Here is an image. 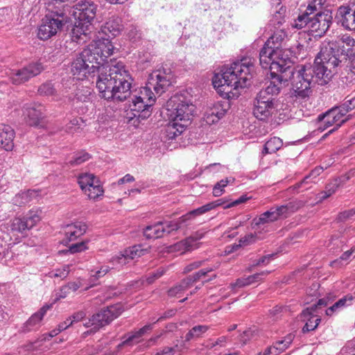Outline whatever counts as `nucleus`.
<instances>
[{
	"mask_svg": "<svg viewBox=\"0 0 355 355\" xmlns=\"http://www.w3.org/2000/svg\"><path fill=\"white\" fill-rule=\"evenodd\" d=\"M331 49L330 44H325L318 53L313 66H302L295 71L291 67L289 79L291 80L293 96L304 98L311 94L314 83L324 85L329 82L336 66L335 62L338 63V59L329 57Z\"/></svg>",
	"mask_w": 355,
	"mask_h": 355,
	"instance_id": "obj_1",
	"label": "nucleus"
},
{
	"mask_svg": "<svg viewBox=\"0 0 355 355\" xmlns=\"http://www.w3.org/2000/svg\"><path fill=\"white\" fill-rule=\"evenodd\" d=\"M100 71L96 87L102 98L123 101L130 96L132 79L123 62H112L109 68L102 67Z\"/></svg>",
	"mask_w": 355,
	"mask_h": 355,
	"instance_id": "obj_2",
	"label": "nucleus"
},
{
	"mask_svg": "<svg viewBox=\"0 0 355 355\" xmlns=\"http://www.w3.org/2000/svg\"><path fill=\"white\" fill-rule=\"evenodd\" d=\"M253 71L254 64L251 59H243L234 62L221 73L216 74L213 85L225 98L237 96L239 88H245L250 85Z\"/></svg>",
	"mask_w": 355,
	"mask_h": 355,
	"instance_id": "obj_3",
	"label": "nucleus"
},
{
	"mask_svg": "<svg viewBox=\"0 0 355 355\" xmlns=\"http://www.w3.org/2000/svg\"><path fill=\"white\" fill-rule=\"evenodd\" d=\"M196 107L185 95L171 97L167 102L168 115L171 120L167 132L171 138L180 135L190 125Z\"/></svg>",
	"mask_w": 355,
	"mask_h": 355,
	"instance_id": "obj_4",
	"label": "nucleus"
},
{
	"mask_svg": "<svg viewBox=\"0 0 355 355\" xmlns=\"http://www.w3.org/2000/svg\"><path fill=\"white\" fill-rule=\"evenodd\" d=\"M287 37L284 29H276L266 42L259 53L261 66L268 69V64L275 69H279L282 64H286V58L284 57L282 45Z\"/></svg>",
	"mask_w": 355,
	"mask_h": 355,
	"instance_id": "obj_5",
	"label": "nucleus"
},
{
	"mask_svg": "<svg viewBox=\"0 0 355 355\" xmlns=\"http://www.w3.org/2000/svg\"><path fill=\"white\" fill-rule=\"evenodd\" d=\"M333 16L330 10L324 9L322 12L315 13L313 17L299 15L295 21V27L302 28L307 26L309 30L315 36H322L329 28L332 24Z\"/></svg>",
	"mask_w": 355,
	"mask_h": 355,
	"instance_id": "obj_6",
	"label": "nucleus"
},
{
	"mask_svg": "<svg viewBox=\"0 0 355 355\" xmlns=\"http://www.w3.org/2000/svg\"><path fill=\"white\" fill-rule=\"evenodd\" d=\"M330 44L332 47L329 57L338 59V63L335 62L334 74L338 72V69L345 66L347 62V57L351 55L355 47V40L348 34H343L338 36L336 42H324L320 46V50L325 46Z\"/></svg>",
	"mask_w": 355,
	"mask_h": 355,
	"instance_id": "obj_7",
	"label": "nucleus"
},
{
	"mask_svg": "<svg viewBox=\"0 0 355 355\" xmlns=\"http://www.w3.org/2000/svg\"><path fill=\"white\" fill-rule=\"evenodd\" d=\"M153 88L148 87L146 83V87L141 89L139 95H135L131 100L130 108L135 116L141 119H147L151 114L150 107L155 102V94L152 92Z\"/></svg>",
	"mask_w": 355,
	"mask_h": 355,
	"instance_id": "obj_8",
	"label": "nucleus"
},
{
	"mask_svg": "<svg viewBox=\"0 0 355 355\" xmlns=\"http://www.w3.org/2000/svg\"><path fill=\"white\" fill-rule=\"evenodd\" d=\"M268 68L270 69L272 80L266 89L261 90L259 94L272 97L274 95H277L279 93L282 85L287 83L289 80L291 67L284 64L281 66L279 69H275L271 67V64H268Z\"/></svg>",
	"mask_w": 355,
	"mask_h": 355,
	"instance_id": "obj_9",
	"label": "nucleus"
},
{
	"mask_svg": "<svg viewBox=\"0 0 355 355\" xmlns=\"http://www.w3.org/2000/svg\"><path fill=\"white\" fill-rule=\"evenodd\" d=\"M64 13L60 12H51L46 15L38 28V37L46 40L56 35L66 23Z\"/></svg>",
	"mask_w": 355,
	"mask_h": 355,
	"instance_id": "obj_10",
	"label": "nucleus"
},
{
	"mask_svg": "<svg viewBox=\"0 0 355 355\" xmlns=\"http://www.w3.org/2000/svg\"><path fill=\"white\" fill-rule=\"evenodd\" d=\"M121 306L119 304L112 305L102 309L98 313L94 314L85 323L86 327H93L94 329L104 327L110 324L122 313Z\"/></svg>",
	"mask_w": 355,
	"mask_h": 355,
	"instance_id": "obj_11",
	"label": "nucleus"
},
{
	"mask_svg": "<svg viewBox=\"0 0 355 355\" xmlns=\"http://www.w3.org/2000/svg\"><path fill=\"white\" fill-rule=\"evenodd\" d=\"M78 182L89 199L96 200L103 195L104 191L100 180L92 173H85L79 175Z\"/></svg>",
	"mask_w": 355,
	"mask_h": 355,
	"instance_id": "obj_12",
	"label": "nucleus"
},
{
	"mask_svg": "<svg viewBox=\"0 0 355 355\" xmlns=\"http://www.w3.org/2000/svg\"><path fill=\"white\" fill-rule=\"evenodd\" d=\"M342 110L343 108L340 106L329 110L322 116H319V119L322 120L323 123V127H320V129L324 130L333 125H336L333 129L323 135V139L334 132L349 119V116L345 118L346 113L342 111Z\"/></svg>",
	"mask_w": 355,
	"mask_h": 355,
	"instance_id": "obj_13",
	"label": "nucleus"
},
{
	"mask_svg": "<svg viewBox=\"0 0 355 355\" xmlns=\"http://www.w3.org/2000/svg\"><path fill=\"white\" fill-rule=\"evenodd\" d=\"M173 75L166 70H156L148 78V87L153 88L157 94L161 95L171 85Z\"/></svg>",
	"mask_w": 355,
	"mask_h": 355,
	"instance_id": "obj_14",
	"label": "nucleus"
},
{
	"mask_svg": "<svg viewBox=\"0 0 355 355\" xmlns=\"http://www.w3.org/2000/svg\"><path fill=\"white\" fill-rule=\"evenodd\" d=\"M74 16L78 21L92 24L94 21L98 6L90 0H81L75 5Z\"/></svg>",
	"mask_w": 355,
	"mask_h": 355,
	"instance_id": "obj_15",
	"label": "nucleus"
},
{
	"mask_svg": "<svg viewBox=\"0 0 355 355\" xmlns=\"http://www.w3.org/2000/svg\"><path fill=\"white\" fill-rule=\"evenodd\" d=\"M275 110V98L257 94L254 101L253 114L259 120H266Z\"/></svg>",
	"mask_w": 355,
	"mask_h": 355,
	"instance_id": "obj_16",
	"label": "nucleus"
},
{
	"mask_svg": "<svg viewBox=\"0 0 355 355\" xmlns=\"http://www.w3.org/2000/svg\"><path fill=\"white\" fill-rule=\"evenodd\" d=\"M43 70L44 67L41 63H31L18 71H12L10 75V80L13 84L20 85L37 76Z\"/></svg>",
	"mask_w": 355,
	"mask_h": 355,
	"instance_id": "obj_17",
	"label": "nucleus"
},
{
	"mask_svg": "<svg viewBox=\"0 0 355 355\" xmlns=\"http://www.w3.org/2000/svg\"><path fill=\"white\" fill-rule=\"evenodd\" d=\"M79 55L84 60L86 64H88L89 67L94 73L95 71L98 72V75L101 73V68L107 67L109 68L110 64L104 62L102 61V58L98 55V53L96 52L94 46L90 44L87 49H85Z\"/></svg>",
	"mask_w": 355,
	"mask_h": 355,
	"instance_id": "obj_18",
	"label": "nucleus"
},
{
	"mask_svg": "<svg viewBox=\"0 0 355 355\" xmlns=\"http://www.w3.org/2000/svg\"><path fill=\"white\" fill-rule=\"evenodd\" d=\"M180 229L179 224H173V222H159L153 225L147 226L144 231V234L147 239H158L164 236L165 234H170L172 231Z\"/></svg>",
	"mask_w": 355,
	"mask_h": 355,
	"instance_id": "obj_19",
	"label": "nucleus"
},
{
	"mask_svg": "<svg viewBox=\"0 0 355 355\" xmlns=\"http://www.w3.org/2000/svg\"><path fill=\"white\" fill-rule=\"evenodd\" d=\"M317 309L318 305H312L304 310L300 314V320L305 322L302 328L303 333L315 330L320 324L321 318L314 314Z\"/></svg>",
	"mask_w": 355,
	"mask_h": 355,
	"instance_id": "obj_20",
	"label": "nucleus"
},
{
	"mask_svg": "<svg viewBox=\"0 0 355 355\" xmlns=\"http://www.w3.org/2000/svg\"><path fill=\"white\" fill-rule=\"evenodd\" d=\"M342 26L349 31H355V3L352 6H341L338 9Z\"/></svg>",
	"mask_w": 355,
	"mask_h": 355,
	"instance_id": "obj_21",
	"label": "nucleus"
},
{
	"mask_svg": "<svg viewBox=\"0 0 355 355\" xmlns=\"http://www.w3.org/2000/svg\"><path fill=\"white\" fill-rule=\"evenodd\" d=\"M24 115L27 117L28 123L31 125H38L45 116V108L41 104H34L24 107Z\"/></svg>",
	"mask_w": 355,
	"mask_h": 355,
	"instance_id": "obj_22",
	"label": "nucleus"
},
{
	"mask_svg": "<svg viewBox=\"0 0 355 355\" xmlns=\"http://www.w3.org/2000/svg\"><path fill=\"white\" fill-rule=\"evenodd\" d=\"M49 309V306H44L37 312L33 314L23 324L21 331L27 333L37 329L40 327L41 322Z\"/></svg>",
	"mask_w": 355,
	"mask_h": 355,
	"instance_id": "obj_23",
	"label": "nucleus"
},
{
	"mask_svg": "<svg viewBox=\"0 0 355 355\" xmlns=\"http://www.w3.org/2000/svg\"><path fill=\"white\" fill-rule=\"evenodd\" d=\"M15 132L8 125L0 124V147L9 151L14 147V138Z\"/></svg>",
	"mask_w": 355,
	"mask_h": 355,
	"instance_id": "obj_24",
	"label": "nucleus"
},
{
	"mask_svg": "<svg viewBox=\"0 0 355 355\" xmlns=\"http://www.w3.org/2000/svg\"><path fill=\"white\" fill-rule=\"evenodd\" d=\"M91 44L94 46L98 55L102 58L103 62L106 59L113 54L114 48L111 42L107 39H99L93 41Z\"/></svg>",
	"mask_w": 355,
	"mask_h": 355,
	"instance_id": "obj_25",
	"label": "nucleus"
},
{
	"mask_svg": "<svg viewBox=\"0 0 355 355\" xmlns=\"http://www.w3.org/2000/svg\"><path fill=\"white\" fill-rule=\"evenodd\" d=\"M90 24H85L78 21L71 31V38L77 43L85 42L91 33Z\"/></svg>",
	"mask_w": 355,
	"mask_h": 355,
	"instance_id": "obj_26",
	"label": "nucleus"
},
{
	"mask_svg": "<svg viewBox=\"0 0 355 355\" xmlns=\"http://www.w3.org/2000/svg\"><path fill=\"white\" fill-rule=\"evenodd\" d=\"M89 67L88 64L78 55L71 63V71L74 78L83 80L87 74L94 73Z\"/></svg>",
	"mask_w": 355,
	"mask_h": 355,
	"instance_id": "obj_27",
	"label": "nucleus"
},
{
	"mask_svg": "<svg viewBox=\"0 0 355 355\" xmlns=\"http://www.w3.org/2000/svg\"><path fill=\"white\" fill-rule=\"evenodd\" d=\"M295 336L292 334H288L283 340L275 342L273 345L268 347L263 355H278L289 347Z\"/></svg>",
	"mask_w": 355,
	"mask_h": 355,
	"instance_id": "obj_28",
	"label": "nucleus"
},
{
	"mask_svg": "<svg viewBox=\"0 0 355 355\" xmlns=\"http://www.w3.org/2000/svg\"><path fill=\"white\" fill-rule=\"evenodd\" d=\"M87 226L81 221H77L67 225L64 228V233L69 241H73L86 232Z\"/></svg>",
	"mask_w": 355,
	"mask_h": 355,
	"instance_id": "obj_29",
	"label": "nucleus"
},
{
	"mask_svg": "<svg viewBox=\"0 0 355 355\" xmlns=\"http://www.w3.org/2000/svg\"><path fill=\"white\" fill-rule=\"evenodd\" d=\"M123 30L122 20L120 17L112 16L108 19L105 25L102 27V31L105 35L110 34L111 36L116 37L120 34Z\"/></svg>",
	"mask_w": 355,
	"mask_h": 355,
	"instance_id": "obj_30",
	"label": "nucleus"
},
{
	"mask_svg": "<svg viewBox=\"0 0 355 355\" xmlns=\"http://www.w3.org/2000/svg\"><path fill=\"white\" fill-rule=\"evenodd\" d=\"M304 204L305 202L302 200H295L289 202L286 205L276 207L275 209L277 211L279 218L282 217L287 218L291 214L295 212L299 209L302 207Z\"/></svg>",
	"mask_w": 355,
	"mask_h": 355,
	"instance_id": "obj_31",
	"label": "nucleus"
},
{
	"mask_svg": "<svg viewBox=\"0 0 355 355\" xmlns=\"http://www.w3.org/2000/svg\"><path fill=\"white\" fill-rule=\"evenodd\" d=\"M354 297L352 295H347L329 307L325 313L327 315L331 316L334 313H338L345 307L351 304Z\"/></svg>",
	"mask_w": 355,
	"mask_h": 355,
	"instance_id": "obj_32",
	"label": "nucleus"
},
{
	"mask_svg": "<svg viewBox=\"0 0 355 355\" xmlns=\"http://www.w3.org/2000/svg\"><path fill=\"white\" fill-rule=\"evenodd\" d=\"M279 219L275 207H272L270 210L261 214L258 218L253 220L256 225H264L266 223H272Z\"/></svg>",
	"mask_w": 355,
	"mask_h": 355,
	"instance_id": "obj_33",
	"label": "nucleus"
},
{
	"mask_svg": "<svg viewBox=\"0 0 355 355\" xmlns=\"http://www.w3.org/2000/svg\"><path fill=\"white\" fill-rule=\"evenodd\" d=\"M283 145L282 140L274 137L270 139L266 144L263 150V154L273 153L277 152Z\"/></svg>",
	"mask_w": 355,
	"mask_h": 355,
	"instance_id": "obj_34",
	"label": "nucleus"
},
{
	"mask_svg": "<svg viewBox=\"0 0 355 355\" xmlns=\"http://www.w3.org/2000/svg\"><path fill=\"white\" fill-rule=\"evenodd\" d=\"M326 0H312L308 5L306 11L302 15H306L307 17H311L310 15L315 12L319 13L324 11L323 6Z\"/></svg>",
	"mask_w": 355,
	"mask_h": 355,
	"instance_id": "obj_35",
	"label": "nucleus"
},
{
	"mask_svg": "<svg viewBox=\"0 0 355 355\" xmlns=\"http://www.w3.org/2000/svg\"><path fill=\"white\" fill-rule=\"evenodd\" d=\"M190 280L187 278L182 280L168 291V295L171 297H180V295L191 286Z\"/></svg>",
	"mask_w": 355,
	"mask_h": 355,
	"instance_id": "obj_36",
	"label": "nucleus"
},
{
	"mask_svg": "<svg viewBox=\"0 0 355 355\" xmlns=\"http://www.w3.org/2000/svg\"><path fill=\"white\" fill-rule=\"evenodd\" d=\"M323 171V168L321 167V166H318V167H315L314 169H313L310 173L305 176L304 178V179L295 184L294 186H293V189H298L301 187H302L303 185L304 184H308L309 182H315L313 181V180L317 178L320 174H321V173Z\"/></svg>",
	"mask_w": 355,
	"mask_h": 355,
	"instance_id": "obj_37",
	"label": "nucleus"
},
{
	"mask_svg": "<svg viewBox=\"0 0 355 355\" xmlns=\"http://www.w3.org/2000/svg\"><path fill=\"white\" fill-rule=\"evenodd\" d=\"M91 156L86 152H79L76 153L70 159H69L66 164L69 166H76L85 162L89 160Z\"/></svg>",
	"mask_w": 355,
	"mask_h": 355,
	"instance_id": "obj_38",
	"label": "nucleus"
},
{
	"mask_svg": "<svg viewBox=\"0 0 355 355\" xmlns=\"http://www.w3.org/2000/svg\"><path fill=\"white\" fill-rule=\"evenodd\" d=\"M142 336L141 334L137 331L135 332L131 333L122 343H119L117 347V351L121 350L125 346H133L135 344L139 343V338H141Z\"/></svg>",
	"mask_w": 355,
	"mask_h": 355,
	"instance_id": "obj_39",
	"label": "nucleus"
},
{
	"mask_svg": "<svg viewBox=\"0 0 355 355\" xmlns=\"http://www.w3.org/2000/svg\"><path fill=\"white\" fill-rule=\"evenodd\" d=\"M146 249H144L141 245H134L124 250L125 256L129 260H132L135 258L140 257L147 252Z\"/></svg>",
	"mask_w": 355,
	"mask_h": 355,
	"instance_id": "obj_40",
	"label": "nucleus"
},
{
	"mask_svg": "<svg viewBox=\"0 0 355 355\" xmlns=\"http://www.w3.org/2000/svg\"><path fill=\"white\" fill-rule=\"evenodd\" d=\"M209 327L206 325H197L193 327L185 336V340L189 341L191 339L199 338L202 334L208 330Z\"/></svg>",
	"mask_w": 355,
	"mask_h": 355,
	"instance_id": "obj_41",
	"label": "nucleus"
},
{
	"mask_svg": "<svg viewBox=\"0 0 355 355\" xmlns=\"http://www.w3.org/2000/svg\"><path fill=\"white\" fill-rule=\"evenodd\" d=\"M205 214L204 210L202 207L193 209L186 214L182 216L176 223H173V224H179L180 227L182 223H187L189 220H193L196 216L202 215Z\"/></svg>",
	"mask_w": 355,
	"mask_h": 355,
	"instance_id": "obj_42",
	"label": "nucleus"
},
{
	"mask_svg": "<svg viewBox=\"0 0 355 355\" xmlns=\"http://www.w3.org/2000/svg\"><path fill=\"white\" fill-rule=\"evenodd\" d=\"M10 227L12 231L19 233H23L24 231L29 230L25 217L13 219Z\"/></svg>",
	"mask_w": 355,
	"mask_h": 355,
	"instance_id": "obj_43",
	"label": "nucleus"
},
{
	"mask_svg": "<svg viewBox=\"0 0 355 355\" xmlns=\"http://www.w3.org/2000/svg\"><path fill=\"white\" fill-rule=\"evenodd\" d=\"M219 263H216L214 267H211L207 269H202L200 270L198 272L193 274L192 275H190L187 277V279L190 280V284L191 286L198 280H200L202 277H205L208 272H211L216 269H217L219 267Z\"/></svg>",
	"mask_w": 355,
	"mask_h": 355,
	"instance_id": "obj_44",
	"label": "nucleus"
},
{
	"mask_svg": "<svg viewBox=\"0 0 355 355\" xmlns=\"http://www.w3.org/2000/svg\"><path fill=\"white\" fill-rule=\"evenodd\" d=\"M193 249V245L187 238L171 247V251L179 252L181 254Z\"/></svg>",
	"mask_w": 355,
	"mask_h": 355,
	"instance_id": "obj_45",
	"label": "nucleus"
},
{
	"mask_svg": "<svg viewBox=\"0 0 355 355\" xmlns=\"http://www.w3.org/2000/svg\"><path fill=\"white\" fill-rule=\"evenodd\" d=\"M69 265H64L60 268L55 269V270L49 272V277H60L64 279L67 277L69 273Z\"/></svg>",
	"mask_w": 355,
	"mask_h": 355,
	"instance_id": "obj_46",
	"label": "nucleus"
},
{
	"mask_svg": "<svg viewBox=\"0 0 355 355\" xmlns=\"http://www.w3.org/2000/svg\"><path fill=\"white\" fill-rule=\"evenodd\" d=\"M38 92L42 96H53L55 94L56 91L52 83H46L39 87Z\"/></svg>",
	"mask_w": 355,
	"mask_h": 355,
	"instance_id": "obj_47",
	"label": "nucleus"
},
{
	"mask_svg": "<svg viewBox=\"0 0 355 355\" xmlns=\"http://www.w3.org/2000/svg\"><path fill=\"white\" fill-rule=\"evenodd\" d=\"M230 179L225 178L224 180H221L220 182H217L213 189V195L215 197L220 196L224 192V188L227 185V184L230 182Z\"/></svg>",
	"mask_w": 355,
	"mask_h": 355,
	"instance_id": "obj_48",
	"label": "nucleus"
},
{
	"mask_svg": "<svg viewBox=\"0 0 355 355\" xmlns=\"http://www.w3.org/2000/svg\"><path fill=\"white\" fill-rule=\"evenodd\" d=\"M228 204L229 203H227V200H225V199H218L214 202H209V203L202 206V207L204 210V212L206 213V212H207L210 210H212L219 206H222L225 209V206Z\"/></svg>",
	"mask_w": 355,
	"mask_h": 355,
	"instance_id": "obj_49",
	"label": "nucleus"
},
{
	"mask_svg": "<svg viewBox=\"0 0 355 355\" xmlns=\"http://www.w3.org/2000/svg\"><path fill=\"white\" fill-rule=\"evenodd\" d=\"M32 194L33 191L21 193L15 197V198L13 199V202L15 204L17 205H21L23 204H25L29 201L31 196Z\"/></svg>",
	"mask_w": 355,
	"mask_h": 355,
	"instance_id": "obj_50",
	"label": "nucleus"
},
{
	"mask_svg": "<svg viewBox=\"0 0 355 355\" xmlns=\"http://www.w3.org/2000/svg\"><path fill=\"white\" fill-rule=\"evenodd\" d=\"M181 347L175 344L173 347H164L157 352L155 355H173L175 352H180Z\"/></svg>",
	"mask_w": 355,
	"mask_h": 355,
	"instance_id": "obj_51",
	"label": "nucleus"
},
{
	"mask_svg": "<svg viewBox=\"0 0 355 355\" xmlns=\"http://www.w3.org/2000/svg\"><path fill=\"white\" fill-rule=\"evenodd\" d=\"M338 186L336 185V184H334L333 185H331V184H329L326 187V190L321 192L320 194H319V200L320 201H322V200H324L325 199H327V198H329V196H331L333 193H334L336 191V189H337Z\"/></svg>",
	"mask_w": 355,
	"mask_h": 355,
	"instance_id": "obj_52",
	"label": "nucleus"
},
{
	"mask_svg": "<svg viewBox=\"0 0 355 355\" xmlns=\"http://www.w3.org/2000/svg\"><path fill=\"white\" fill-rule=\"evenodd\" d=\"M253 284L252 280L250 276L247 277H241L239 278L236 280L234 283L230 284L232 288H234L236 287L242 288L244 286H247Z\"/></svg>",
	"mask_w": 355,
	"mask_h": 355,
	"instance_id": "obj_53",
	"label": "nucleus"
},
{
	"mask_svg": "<svg viewBox=\"0 0 355 355\" xmlns=\"http://www.w3.org/2000/svg\"><path fill=\"white\" fill-rule=\"evenodd\" d=\"M129 259L126 256H125V252L116 255L115 257H113L111 259V262L112 263L113 266L116 265H125L129 262Z\"/></svg>",
	"mask_w": 355,
	"mask_h": 355,
	"instance_id": "obj_54",
	"label": "nucleus"
},
{
	"mask_svg": "<svg viewBox=\"0 0 355 355\" xmlns=\"http://www.w3.org/2000/svg\"><path fill=\"white\" fill-rule=\"evenodd\" d=\"M25 218L29 229L32 228L40 220V217L36 212L30 213L28 215L25 216Z\"/></svg>",
	"mask_w": 355,
	"mask_h": 355,
	"instance_id": "obj_55",
	"label": "nucleus"
},
{
	"mask_svg": "<svg viewBox=\"0 0 355 355\" xmlns=\"http://www.w3.org/2000/svg\"><path fill=\"white\" fill-rule=\"evenodd\" d=\"M91 92L89 89L78 91L76 94L77 101L80 102H87L90 100Z\"/></svg>",
	"mask_w": 355,
	"mask_h": 355,
	"instance_id": "obj_56",
	"label": "nucleus"
},
{
	"mask_svg": "<svg viewBox=\"0 0 355 355\" xmlns=\"http://www.w3.org/2000/svg\"><path fill=\"white\" fill-rule=\"evenodd\" d=\"M87 248V242L83 241V242L77 243L75 244H72L69 247V251L71 253H76V252H80L84 251Z\"/></svg>",
	"mask_w": 355,
	"mask_h": 355,
	"instance_id": "obj_57",
	"label": "nucleus"
},
{
	"mask_svg": "<svg viewBox=\"0 0 355 355\" xmlns=\"http://www.w3.org/2000/svg\"><path fill=\"white\" fill-rule=\"evenodd\" d=\"M286 8L282 6L278 11H276L272 21L274 22V24L277 23V24H282L284 18Z\"/></svg>",
	"mask_w": 355,
	"mask_h": 355,
	"instance_id": "obj_58",
	"label": "nucleus"
},
{
	"mask_svg": "<svg viewBox=\"0 0 355 355\" xmlns=\"http://www.w3.org/2000/svg\"><path fill=\"white\" fill-rule=\"evenodd\" d=\"M166 272V270L163 268H158L155 272L150 274L148 278L147 282L148 284H152L155 279L161 277Z\"/></svg>",
	"mask_w": 355,
	"mask_h": 355,
	"instance_id": "obj_59",
	"label": "nucleus"
},
{
	"mask_svg": "<svg viewBox=\"0 0 355 355\" xmlns=\"http://www.w3.org/2000/svg\"><path fill=\"white\" fill-rule=\"evenodd\" d=\"M86 315L87 313L85 311H79L69 316L68 318V320H71V321L73 322V324L83 320L86 317Z\"/></svg>",
	"mask_w": 355,
	"mask_h": 355,
	"instance_id": "obj_60",
	"label": "nucleus"
},
{
	"mask_svg": "<svg viewBox=\"0 0 355 355\" xmlns=\"http://www.w3.org/2000/svg\"><path fill=\"white\" fill-rule=\"evenodd\" d=\"M270 273V271H269V270H263V271H261V272H258V273H255L252 275H250V277L254 284V283H256L258 282L263 281L265 279V277L267 275H268Z\"/></svg>",
	"mask_w": 355,
	"mask_h": 355,
	"instance_id": "obj_61",
	"label": "nucleus"
},
{
	"mask_svg": "<svg viewBox=\"0 0 355 355\" xmlns=\"http://www.w3.org/2000/svg\"><path fill=\"white\" fill-rule=\"evenodd\" d=\"M343 108L342 111L345 112L347 114L349 110L355 108V97L350 99H347L344 103L340 105Z\"/></svg>",
	"mask_w": 355,
	"mask_h": 355,
	"instance_id": "obj_62",
	"label": "nucleus"
},
{
	"mask_svg": "<svg viewBox=\"0 0 355 355\" xmlns=\"http://www.w3.org/2000/svg\"><path fill=\"white\" fill-rule=\"evenodd\" d=\"M222 117H219L217 115H214L213 112H206L205 114V120L207 123L212 124L216 123Z\"/></svg>",
	"mask_w": 355,
	"mask_h": 355,
	"instance_id": "obj_63",
	"label": "nucleus"
},
{
	"mask_svg": "<svg viewBox=\"0 0 355 355\" xmlns=\"http://www.w3.org/2000/svg\"><path fill=\"white\" fill-rule=\"evenodd\" d=\"M355 215V209L344 211L339 214L338 219L345 220Z\"/></svg>",
	"mask_w": 355,
	"mask_h": 355,
	"instance_id": "obj_64",
	"label": "nucleus"
}]
</instances>
